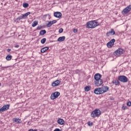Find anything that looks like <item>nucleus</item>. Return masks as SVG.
Masks as SVG:
<instances>
[{"label": "nucleus", "instance_id": "f257e3e1", "mask_svg": "<svg viewBox=\"0 0 131 131\" xmlns=\"http://www.w3.org/2000/svg\"><path fill=\"white\" fill-rule=\"evenodd\" d=\"M100 26V23L98 22V20H92L86 23V28H91V29L96 28L97 26Z\"/></svg>", "mask_w": 131, "mask_h": 131}, {"label": "nucleus", "instance_id": "f03ea898", "mask_svg": "<svg viewBox=\"0 0 131 131\" xmlns=\"http://www.w3.org/2000/svg\"><path fill=\"white\" fill-rule=\"evenodd\" d=\"M101 113H102V112L100 110L95 109L91 113V116L93 118H96V117H99V116L101 115Z\"/></svg>", "mask_w": 131, "mask_h": 131}, {"label": "nucleus", "instance_id": "7ed1b4c3", "mask_svg": "<svg viewBox=\"0 0 131 131\" xmlns=\"http://www.w3.org/2000/svg\"><path fill=\"white\" fill-rule=\"evenodd\" d=\"M118 80L121 82H127L128 81V78L125 76H120L118 77Z\"/></svg>", "mask_w": 131, "mask_h": 131}, {"label": "nucleus", "instance_id": "20e7f679", "mask_svg": "<svg viewBox=\"0 0 131 131\" xmlns=\"http://www.w3.org/2000/svg\"><path fill=\"white\" fill-rule=\"evenodd\" d=\"M59 96H60V92H55L51 94L50 98L51 100H55V99H57Z\"/></svg>", "mask_w": 131, "mask_h": 131}, {"label": "nucleus", "instance_id": "39448f33", "mask_svg": "<svg viewBox=\"0 0 131 131\" xmlns=\"http://www.w3.org/2000/svg\"><path fill=\"white\" fill-rule=\"evenodd\" d=\"M9 108H10V104H6L4 105L0 108V113H2V112H5V111L9 110Z\"/></svg>", "mask_w": 131, "mask_h": 131}, {"label": "nucleus", "instance_id": "423d86ee", "mask_svg": "<svg viewBox=\"0 0 131 131\" xmlns=\"http://www.w3.org/2000/svg\"><path fill=\"white\" fill-rule=\"evenodd\" d=\"M118 54L119 55H122V54H123V49L119 48L114 53V55H115V56L118 55Z\"/></svg>", "mask_w": 131, "mask_h": 131}, {"label": "nucleus", "instance_id": "0eeeda50", "mask_svg": "<svg viewBox=\"0 0 131 131\" xmlns=\"http://www.w3.org/2000/svg\"><path fill=\"white\" fill-rule=\"evenodd\" d=\"M114 42H115V39H112L110 41L108 42L106 44L107 48H112L114 46Z\"/></svg>", "mask_w": 131, "mask_h": 131}, {"label": "nucleus", "instance_id": "6e6552de", "mask_svg": "<svg viewBox=\"0 0 131 131\" xmlns=\"http://www.w3.org/2000/svg\"><path fill=\"white\" fill-rule=\"evenodd\" d=\"M94 94L96 95H102L103 92L101 88H96L94 90Z\"/></svg>", "mask_w": 131, "mask_h": 131}, {"label": "nucleus", "instance_id": "1a4fd4ad", "mask_svg": "<svg viewBox=\"0 0 131 131\" xmlns=\"http://www.w3.org/2000/svg\"><path fill=\"white\" fill-rule=\"evenodd\" d=\"M115 35V31L113 29H111V31H110L109 32H107L106 33V35L107 37H109L110 35Z\"/></svg>", "mask_w": 131, "mask_h": 131}, {"label": "nucleus", "instance_id": "9d476101", "mask_svg": "<svg viewBox=\"0 0 131 131\" xmlns=\"http://www.w3.org/2000/svg\"><path fill=\"white\" fill-rule=\"evenodd\" d=\"M131 9V5H129L127 7H126L124 9H123L122 13H123V14H127V13H128Z\"/></svg>", "mask_w": 131, "mask_h": 131}, {"label": "nucleus", "instance_id": "9b49d317", "mask_svg": "<svg viewBox=\"0 0 131 131\" xmlns=\"http://www.w3.org/2000/svg\"><path fill=\"white\" fill-rule=\"evenodd\" d=\"M101 75L99 73H97L94 75V79L96 80V82H98L100 80H102V79H101Z\"/></svg>", "mask_w": 131, "mask_h": 131}, {"label": "nucleus", "instance_id": "f8f14e48", "mask_svg": "<svg viewBox=\"0 0 131 131\" xmlns=\"http://www.w3.org/2000/svg\"><path fill=\"white\" fill-rule=\"evenodd\" d=\"M95 84L97 86H100V85H102L103 84V80H98V81L97 82V80L95 81Z\"/></svg>", "mask_w": 131, "mask_h": 131}, {"label": "nucleus", "instance_id": "ddd939ff", "mask_svg": "<svg viewBox=\"0 0 131 131\" xmlns=\"http://www.w3.org/2000/svg\"><path fill=\"white\" fill-rule=\"evenodd\" d=\"M54 17L56 18H61L62 17V13L60 12H56L54 13Z\"/></svg>", "mask_w": 131, "mask_h": 131}, {"label": "nucleus", "instance_id": "4468645a", "mask_svg": "<svg viewBox=\"0 0 131 131\" xmlns=\"http://www.w3.org/2000/svg\"><path fill=\"white\" fill-rule=\"evenodd\" d=\"M101 91L102 92V94H104V93H106V92H108L109 90V88L107 86H103L101 88Z\"/></svg>", "mask_w": 131, "mask_h": 131}, {"label": "nucleus", "instance_id": "2eb2a0df", "mask_svg": "<svg viewBox=\"0 0 131 131\" xmlns=\"http://www.w3.org/2000/svg\"><path fill=\"white\" fill-rule=\"evenodd\" d=\"M60 80H56L55 81L52 83V85L53 86H57V85H59V84H60Z\"/></svg>", "mask_w": 131, "mask_h": 131}, {"label": "nucleus", "instance_id": "dca6fc26", "mask_svg": "<svg viewBox=\"0 0 131 131\" xmlns=\"http://www.w3.org/2000/svg\"><path fill=\"white\" fill-rule=\"evenodd\" d=\"M57 123H58V124H60L61 125H63V124L65 123V121H64L63 119H59L57 120Z\"/></svg>", "mask_w": 131, "mask_h": 131}, {"label": "nucleus", "instance_id": "f3484780", "mask_svg": "<svg viewBox=\"0 0 131 131\" xmlns=\"http://www.w3.org/2000/svg\"><path fill=\"white\" fill-rule=\"evenodd\" d=\"M13 122H17V123H21V119L19 118H14L13 119Z\"/></svg>", "mask_w": 131, "mask_h": 131}, {"label": "nucleus", "instance_id": "a211bd4d", "mask_svg": "<svg viewBox=\"0 0 131 131\" xmlns=\"http://www.w3.org/2000/svg\"><path fill=\"white\" fill-rule=\"evenodd\" d=\"M48 50H49V47H44L41 49V53L43 54V53H45V52L48 51Z\"/></svg>", "mask_w": 131, "mask_h": 131}, {"label": "nucleus", "instance_id": "6ab92c4d", "mask_svg": "<svg viewBox=\"0 0 131 131\" xmlns=\"http://www.w3.org/2000/svg\"><path fill=\"white\" fill-rule=\"evenodd\" d=\"M113 83H114V84H115V85H118L120 84V82H119L118 80H114L113 81Z\"/></svg>", "mask_w": 131, "mask_h": 131}, {"label": "nucleus", "instance_id": "aec40b11", "mask_svg": "<svg viewBox=\"0 0 131 131\" xmlns=\"http://www.w3.org/2000/svg\"><path fill=\"white\" fill-rule=\"evenodd\" d=\"M30 12H27L26 13L22 14L21 16H23V18H24V19H25V18H26L28 15H30Z\"/></svg>", "mask_w": 131, "mask_h": 131}, {"label": "nucleus", "instance_id": "412c9836", "mask_svg": "<svg viewBox=\"0 0 131 131\" xmlns=\"http://www.w3.org/2000/svg\"><path fill=\"white\" fill-rule=\"evenodd\" d=\"M65 38H66V37L65 36H62V37H59L57 40L58 41H64V40H65Z\"/></svg>", "mask_w": 131, "mask_h": 131}, {"label": "nucleus", "instance_id": "4be33fe9", "mask_svg": "<svg viewBox=\"0 0 131 131\" xmlns=\"http://www.w3.org/2000/svg\"><path fill=\"white\" fill-rule=\"evenodd\" d=\"M47 33V31L46 30H42L40 31L39 34L40 35H45Z\"/></svg>", "mask_w": 131, "mask_h": 131}, {"label": "nucleus", "instance_id": "5701e85b", "mask_svg": "<svg viewBox=\"0 0 131 131\" xmlns=\"http://www.w3.org/2000/svg\"><path fill=\"white\" fill-rule=\"evenodd\" d=\"M37 24H38V21H34L32 24V27H35V26H36L37 25Z\"/></svg>", "mask_w": 131, "mask_h": 131}, {"label": "nucleus", "instance_id": "b1692460", "mask_svg": "<svg viewBox=\"0 0 131 131\" xmlns=\"http://www.w3.org/2000/svg\"><path fill=\"white\" fill-rule=\"evenodd\" d=\"M6 60H7V61H11V60L12 59V56L11 55H7L6 57Z\"/></svg>", "mask_w": 131, "mask_h": 131}, {"label": "nucleus", "instance_id": "393cba45", "mask_svg": "<svg viewBox=\"0 0 131 131\" xmlns=\"http://www.w3.org/2000/svg\"><path fill=\"white\" fill-rule=\"evenodd\" d=\"M84 90L85 92H89L90 90H91V86H86L84 88Z\"/></svg>", "mask_w": 131, "mask_h": 131}, {"label": "nucleus", "instance_id": "a878e982", "mask_svg": "<svg viewBox=\"0 0 131 131\" xmlns=\"http://www.w3.org/2000/svg\"><path fill=\"white\" fill-rule=\"evenodd\" d=\"M46 41H47V39L46 38H42L41 40V43L42 44L45 43Z\"/></svg>", "mask_w": 131, "mask_h": 131}, {"label": "nucleus", "instance_id": "bb28decb", "mask_svg": "<svg viewBox=\"0 0 131 131\" xmlns=\"http://www.w3.org/2000/svg\"><path fill=\"white\" fill-rule=\"evenodd\" d=\"M53 24H52L51 21H49L48 24L47 25V27H51Z\"/></svg>", "mask_w": 131, "mask_h": 131}, {"label": "nucleus", "instance_id": "cd10ccee", "mask_svg": "<svg viewBox=\"0 0 131 131\" xmlns=\"http://www.w3.org/2000/svg\"><path fill=\"white\" fill-rule=\"evenodd\" d=\"M28 6H29V4H28V3H24L23 4L24 8H27V7H28Z\"/></svg>", "mask_w": 131, "mask_h": 131}, {"label": "nucleus", "instance_id": "c85d7f7f", "mask_svg": "<svg viewBox=\"0 0 131 131\" xmlns=\"http://www.w3.org/2000/svg\"><path fill=\"white\" fill-rule=\"evenodd\" d=\"M88 125H89V126H93V125L94 124L92 122L90 121V122H89L88 123Z\"/></svg>", "mask_w": 131, "mask_h": 131}, {"label": "nucleus", "instance_id": "c756f323", "mask_svg": "<svg viewBox=\"0 0 131 131\" xmlns=\"http://www.w3.org/2000/svg\"><path fill=\"white\" fill-rule=\"evenodd\" d=\"M63 31L64 30L63 29V28H60L59 29L58 32L59 33H62V32H63Z\"/></svg>", "mask_w": 131, "mask_h": 131}, {"label": "nucleus", "instance_id": "7c9ffc66", "mask_svg": "<svg viewBox=\"0 0 131 131\" xmlns=\"http://www.w3.org/2000/svg\"><path fill=\"white\" fill-rule=\"evenodd\" d=\"M42 28V27L41 26H39L37 27V30H40Z\"/></svg>", "mask_w": 131, "mask_h": 131}, {"label": "nucleus", "instance_id": "2f4dec72", "mask_svg": "<svg viewBox=\"0 0 131 131\" xmlns=\"http://www.w3.org/2000/svg\"><path fill=\"white\" fill-rule=\"evenodd\" d=\"M22 19H24V17H23V16L22 15H21V16H19V17H18L17 18V20H22Z\"/></svg>", "mask_w": 131, "mask_h": 131}, {"label": "nucleus", "instance_id": "473e14b6", "mask_svg": "<svg viewBox=\"0 0 131 131\" xmlns=\"http://www.w3.org/2000/svg\"><path fill=\"white\" fill-rule=\"evenodd\" d=\"M127 105L128 106V107H130V106H131V101H128L127 103Z\"/></svg>", "mask_w": 131, "mask_h": 131}, {"label": "nucleus", "instance_id": "72a5a7b5", "mask_svg": "<svg viewBox=\"0 0 131 131\" xmlns=\"http://www.w3.org/2000/svg\"><path fill=\"white\" fill-rule=\"evenodd\" d=\"M51 23L52 24H55V23H57V20H53L51 21Z\"/></svg>", "mask_w": 131, "mask_h": 131}, {"label": "nucleus", "instance_id": "f704fd0d", "mask_svg": "<svg viewBox=\"0 0 131 131\" xmlns=\"http://www.w3.org/2000/svg\"><path fill=\"white\" fill-rule=\"evenodd\" d=\"M73 31L74 33H76V32H77L78 30H77V29H74L73 30Z\"/></svg>", "mask_w": 131, "mask_h": 131}, {"label": "nucleus", "instance_id": "c9c22d12", "mask_svg": "<svg viewBox=\"0 0 131 131\" xmlns=\"http://www.w3.org/2000/svg\"><path fill=\"white\" fill-rule=\"evenodd\" d=\"M122 109L123 110H125V109H126V106H123L122 107Z\"/></svg>", "mask_w": 131, "mask_h": 131}, {"label": "nucleus", "instance_id": "e433bc0d", "mask_svg": "<svg viewBox=\"0 0 131 131\" xmlns=\"http://www.w3.org/2000/svg\"><path fill=\"white\" fill-rule=\"evenodd\" d=\"M28 131H37V129H30Z\"/></svg>", "mask_w": 131, "mask_h": 131}, {"label": "nucleus", "instance_id": "4c0bfd02", "mask_svg": "<svg viewBox=\"0 0 131 131\" xmlns=\"http://www.w3.org/2000/svg\"><path fill=\"white\" fill-rule=\"evenodd\" d=\"M61 130L59 128H56L54 130V131H60Z\"/></svg>", "mask_w": 131, "mask_h": 131}, {"label": "nucleus", "instance_id": "58836bf2", "mask_svg": "<svg viewBox=\"0 0 131 131\" xmlns=\"http://www.w3.org/2000/svg\"><path fill=\"white\" fill-rule=\"evenodd\" d=\"M11 51V49H8L7 50V52H8V53H10V51Z\"/></svg>", "mask_w": 131, "mask_h": 131}, {"label": "nucleus", "instance_id": "ea45409f", "mask_svg": "<svg viewBox=\"0 0 131 131\" xmlns=\"http://www.w3.org/2000/svg\"><path fill=\"white\" fill-rule=\"evenodd\" d=\"M19 47H20V46H19V45H15L14 46V48H19Z\"/></svg>", "mask_w": 131, "mask_h": 131}, {"label": "nucleus", "instance_id": "a19ab883", "mask_svg": "<svg viewBox=\"0 0 131 131\" xmlns=\"http://www.w3.org/2000/svg\"><path fill=\"white\" fill-rule=\"evenodd\" d=\"M2 68H3V69H6L8 68V67H3Z\"/></svg>", "mask_w": 131, "mask_h": 131}, {"label": "nucleus", "instance_id": "79ce46f5", "mask_svg": "<svg viewBox=\"0 0 131 131\" xmlns=\"http://www.w3.org/2000/svg\"><path fill=\"white\" fill-rule=\"evenodd\" d=\"M1 85H2V83H0V86H1Z\"/></svg>", "mask_w": 131, "mask_h": 131}]
</instances>
